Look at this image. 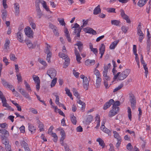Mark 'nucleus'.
<instances>
[{"instance_id": "59", "label": "nucleus", "mask_w": 151, "mask_h": 151, "mask_svg": "<svg viewBox=\"0 0 151 151\" xmlns=\"http://www.w3.org/2000/svg\"><path fill=\"white\" fill-rule=\"evenodd\" d=\"M16 76L17 77L18 82V83L21 82L22 81V79L21 75L20 74H17V75Z\"/></svg>"}, {"instance_id": "32", "label": "nucleus", "mask_w": 151, "mask_h": 151, "mask_svg": "<svg viewBox=\"0 0 151 151\" xmlns=\"http://www.w3.org/2000/svg\"><path fill=\"white\" fill-rule=\"evenodd\" d=\"M96 141L99 142V145L102 146L103 148L104 147L105 144L104 141L101 138H97L96 139Z\"/></svg>"}, {"instance_id": "24", "label": "nucleus", "mask_w": 151, "mask_h": 151, "mask_svg": "<svg viewBox=\"0 0 151 151\" xmlns=\"http://www.w3.org/2000/svg\"><path fill=\"white\" fill-rule=\"evenodd\" d=\"M151 44V42L150 41V39H148L147 42V50L148 52V55H149L150 51Z\"/></svg>"}, {"instance_id": "39", "label": "nucleus", "mask_w": 151, "mask_h": 151, "mask_svg": "<svg viewBox=\"0 0 151 151\" xmlns=\"http://www.w3.org/2000/svg\"><path fill=\"white\" fill-rule=\"evenodd\" d=\"M21 145L24 147V149L27 147H29L28 144L26 143L24 140H22L21 142Z\"/></svg>"}, {"instance_id": "56", "label": "nucleus", "mask_w": 151, "mask_h": 151, "mask_svg": "<svg viewBox=\"0 0 151 151\" xmlns=\"http://www.w3.org/2000/svg\"><path fill=\"white\" fill-rule=\"evenodd\" d=\"M44 125L41 122H40V124L39 125L38 127L39 128V130L40 131H44V129L43 128Z\"/></svg>"}, {"instance_id": "7", "label": "nucleus", "mask_w": 151, "mask_h": 151, "mask_svg": "<svg viewBox=\"0 0 151 151\" xmlns=\"http://www.w3.org/2000/svg\"><path fill=\"white\" fill-rule=\"evenodd\" d=\"M25 34L27 37H33V32L31 29L29 27H27L25 29Z\"/></svg>"}, {"instance_id": "61", "label": "nucleus", "mask_w": 151, "mask_h": 151, "mask_svg": "<svg viewBox=\"0 0 151 151\" xmlns=\"http://www.w3.org/2000/svg\"><path fill=\"white\" fill-rule=\"evenodd\" d=\"M115 9L114 8H109L107 9V11L108 12H114L115 13Z\"/></svg>"}, {"instance_id": "8", "label": "nucleus", "mask_w": 151, "mask_h": 151, "mask_svg": "<svg viewBox=\"0 0 151 151\" xmlns=\"http://www.w3.org/2000/svg\"><path fill=\"white\" fill-rule=\"evenodd\" d=\"M120 12L121 13V15L122 18L126 20L127 23H130L131 22L130 20L129 17L125 14L124 10L123 9H121L120 10Z\"/></svg>"}, {"instance_id": "63", "label": "nucleus", "mask_w": 151, "mask_h": 151, "mask_svg": "<svg viewBox=\"0 0 151 151\" xmlns=\"http://www.w3.org/2000/svg\"><path fill=\"white\" fill-rule=\"evenodd\" d=\"M72 28H75V29H82V28H81V27H80V25L78 24L77 23H76L75 24L74 26L73 27H72Z\"/></svg>"}, {"instance_id": "49", "label": "nucleus", "mask_w": 151, "mask_h": 151, "mask_svg": "<svg viewBox=\"0 0 151 151\" xmlns=\"http://www.w3.org/2000/svg\"><path fill=\"white\" fill-rule=\"evenodd\" d=\"M94 74L96 76V77H101L100 73L99 70L95 68L93 71Z\"/></svg>"}, {"instance_id": "46", "label": "nucleus", "mask_w": 151, "mask_h": 151, "mask_svg": "<svg viewBox=\"0 0 151 151\" xmlns=\"http://www.w3.org/2000/svg\"><path fill=\"white\" fill-rule=\"evenodd\" d=\"M127 112L128 113V116L129 119L131 121L132 118L131 111V109L129 107H127Z\"/></svg>"}, {"instance_id": "40", "label": "nucleus", "mask_w": 151, "mask_h": 151, "mask_svg": "<svg viewBox=\"0 0 151 151\" xmlns=\"http://www.w3.org/2000/svg\"><path fill=\"white\" fill-rule=\"evenodd\" d=\"M78 100L77 101V102L81 105H82L81 109H84L85 107V104L83 102L81 101L80 99H78Z\"/></svg>"}, {"instance_id": "16", "label": "nucleus", "mask_w": 151, "mask_h": 151, "mask_svg": "<svg viewBox=\"0 0 151 151\" xmlns=\"http://www.w3.org/2000/svg\"><path fill=\"white\" fill-rule=\"evenodd\" d=\"M14 9L15 10V13L16 15H18L19 13V6L17 3L14 4Z\"/></svg>"}, {"instance_id": "48", "label": "nucleus", "mask_w": 151, "mask_h": 151, "mask_svg": "<svg viewBox=\"0 0 151 151\" xmlns=\"http://www.w3.org/2000/svg\"><path fill=\"white\" fill-rule=\"evenodd\" d=\"M93 119V117L92 116L90 115H88L87 117L86 120V122L88 123H89L91 122Z\"/></svg>"}, {"instance_id": "53", "label": "nucleus", "mask_w": 151, "mask_h": 151, "mask_svg": "<svg viewBox=\"0 0 151 151\" xmlns=\"http://www.w3.org/2000/svg\"><path fill=\"white\" fill-rule=\"evenodd\" d=\"M50 26L52 29L54 28V29L53 31L54 34H55L56 35H58V33L57 31L56 28L54 26L51 24H50Z\"/></svg>"}, {"instance_id": "14", "label": "nucleus", "mask_w": 151, "mask_h": 151, "mask_svg": "<svg viewBox=\"0 0 151 151\" xmlns=\"http://www.w3.org/2000/svg\"><path fill=\"white\" fill-rule=\"evenodd\" d=\"M2 106L4 107H5L7 108L8 109L10 110L11 111H13L14 109L12 108L10 106L6 103V99H3L2 101Z\"/></svg>"}, {"instance_id": "50", "label": "nucleus", "mask_w": 151, "mask_h": 151, "mask_svg": "<svg viewBox=\"0 0 151 151\" xmlns=\"http://www.w3.org/2000/svg\"><path fill=\"white\" fill-rule=\"evenodd\" d=\"M57 81V78H54L52 81L50 85L51 87H54L56 84Z\"/></svg>"}, {"instance_id": "47", "label": "nucleus", "mask_w": 151, "mask_h": 151, "mask_svg": "<svg viewBox=\"0 0 151 151\" xmlns=\"http://www.w3.org/2000/svg\"><path fill=\"white\" fill-rule=\"evenodd\" d=\"M143 66V68L145 70V76L146 78H147V75L148 73V68L147 66V64H144L142 65Z\"/></svg>"}, {"instance_id": "42", "label": "nucleus", "mask_w": 151, "mask_h": 151, "mask_svg": "<svg viewBox=\"0 0 151 151\" xmlns=\"http://www.w3.org/2000/svg\"><path fill=\"white\" fill-rule=\"evenodd\" d=\"M51 136L53 137V141L55 142H56L58 139V137L55 133H53L51 134Z\"/></svg>"}, {"instance_id": "33", "label": "nucleus", "mask_w": 151, "mask_h": 151, "mask_svg": "<svg viewBox=\"0 0 151 151\" xmlns=\"http://www.w3.org/2000/svg\"><path fill=\"white\" fill-rule=\"evenodd\" d=\"M105 50V46L104 44H101V46L100 47L99 50L100 54H104Z\"/></svg>"}, {"instance_id": "51", "label": "nucleus", "mask_w": 151, "mask_h": 151, "mask_svg": "<svg viewBox=\"0 0 151 151\" xmlns=\"http://www.w3.org/2000/svg\"><path fill=\"white\" fill-rule=\"evenodd\" d=\"M46 54H47V60L49 63H50L51 62L50 58L51 57L52 53L51 52H50L49 53H46Z\"/></svg>"}, {"instance_id": "28", "label": "nucleus", "mask_w": 151, "mask_h": 151, "mask_svg": "<svg viewBox=\"0 0 151 151\" xmlns=\"http://www.w3.org/2000/svg\"><path fill=\"white\" fill-rule=\"evenodd\" d=\"M95 63V60H88L85 61V64L87 66H90L93 64H94Z\"/></svg>"}, {"instance_id": "60", "label": "nucleus", "mask_w": 151, "mask_h": 151, "mask_svg": "<svg viewBox=\"0 0 151 151\" xmlns=\"http://www.w3.org/2000/svg\"><path fill=\"white\" fill-rule=\"evenodd\" d=\"M6 87H8L9 89L12 90L13 92L15 91L14 88L11 84L9 83L8 85Z\"/></svg>"}, {"instance_id": "57", "label": "nucleus", "mask_w": 151, "mask_h": 151, "mask_svg": "<svg viewBox=\"0 0 151 151\" xmlns=\"http://www.w3.org/2000/svg\"><path fill=\"white\" fill-rule=\"evenodd\" d=\"M81 29H75L74 32L76 34L77 36V37H79L80 36V33L81 31Z\"/></svg>"}, {"instance_id": "17", "label": "nucleus", "mask_w": 151, "mask_h": 151, "mask_svg": "<svg viewBox=\"0 0 151 151\" xmlns=\"http://www.w3.org/2000/svg\"><path fill=\"white\" fill-rule=\"evenodd\" d=\"M59 130L60 131V134L61 135V137L60 139V141H63L65 139L66 136L65 134L64 130L62 128H59Z\"/></svg>"}, {"instance_id": "10", "label": "nucleus", "mask_w": 151, "mask_h": 151, "mask_svg": "<svg viewBox=\"0 0 151 151\" xmlns=\"http://www.w3.org/2000/svg\"><path fill=\"white\" fill-rule=\"evenodd\" d=\"M74 52L75 55L76 56L77 61L78 63H81V60L82 58L80 56L79 52L78 51L77 48L76 47H75Z\"/></svg>"}, {"instance_id": "21", "label": "nucleus", "mask_w": 151, "mask_h": 151, "mask_svg": "<svg viewBox=\"0 0 151 151\" xmlns=\"http://www.w3.org/2000/svg\"><path fill=\"white\" fill-rule=\"evenodd\" d=\"M119 40H118L115 41L114 42H112L109 46V48L111 50L114 49L119 43Z\"/></svg>"}, {"instance_id": "62", "label": "nucleus", "mask_w": 151, "mask_h": 151, "mask_svg": "<svg viewBox=\"0 0 151 151\" xmlns=\"http://www.w3.org/2000/svg\"><path fill=\"white\" fill-rule=\"evenodd\" d=\"M1 81L2 83L3 84V85L5 86L6 87L8 85L9 83L8 82H6V81L3 79H1Z\"/></svg>"}, {"instance_id": "35", "label": "nucleus", "mask_w": 151, "mask_h": 151, "mask_svg": "<svg viewBox=\"0 0 151 151\" xmlns=\"http://www.w3.org/2000/svg\"><path fill=\"white\" fill-rule=\"evenodd\" d=\"M65 90L66 92V94H67L68 96H69L72 100H73V98L72 97V94L70 92V90L67 88H65Z\"/></svg>"}, {"instance_id": "6", "label": "nucleus", "mask_w": 151, "mask_h": 151, "mask_svg": "<svg viewBox=\"0 0 151 151\" xmlns=\"http://www.w3.org/2000/svg\"><path fill=\"white\" fill-rule=\"evenodd\" d=\"M47 74L52 79L56 76V72L55 70L51 68L47 70Z\"/></svg>"}, {"instance_id": "30", "label": "nucleus", "mask_w": 151, "mask_h": 151, "mask_svg": "<svg viewBox=\"0 0 151 151\" xmlns=\"http://www.w3.org/2000/svg\"><path fill=\"white\" fill-rule=\"evenodd\" d=\"M24 83L25 85L26 90L29 92H31L32 90L30 85L25 81H24Z\"/></svg>"}, {"instance_id": "11", "label": "nucleus", "mask_w": 151, "mask_h": 151, "mask_svg": "<svg viewBox=\"0 0 151 151\" xmlns=\"http://www.w3.org/2000/svg\"><path fill=\"white\" fill-rule=\"evenodd\" d=\"M114 102V100L112 99H110L109 101L106 102L104 105L103 106V109L104 110H106L107 108L110 107V106L112 105Z\"/></svg>"}, {"instance_id": "36", "label": "nucleus", "mask_w": 151, "mask_h": 151, "mask_svg": "<svg viewBox=\"0 0 151 151\" xmlns=\"http://www.w3.org/2000/svg\"><path fill=\"white\" fill-rule=\"evenodd\" d=\"M113 104L112 107L115 108L117 109V108H119L117 106H119L120 104V102L119 101H117L114 102Z\"/></svg>"}, {"instance_id": "44", "label": "nucleus", "mask_w": 151, "mask_h": 151, "mask_svg": "<svg viewBox=\"0 0 151 151\" xmlns=\"http://www.w3.org/2000/svg\"><path fill=\"white\" fill-rule=\"evenodd\" d=\"M29 130L32 133H34L36 130L35 127L32 125H29Z\"/></svg>"}, {"instance_id": "29", "label": "nucleus", "mask_w": 151, "mask_h": 151, "mask_svg": "<svg viewBox=\"0 0 151 151\" xmlns=\"http://www.w3.org/2000/svg\"><path fill=\"white\" fill-rule=\"evenodd\" d=\"M70 118L71 121L72 123L76 125V117L74 116V114H72L70 115Z\"/></svg>"}, {"instance_id": "4", "label": "nucleus", "mask_w": 151, "mask_h": 151, "mask_svg": "<svg viewBox=\"0 0 151 151\" xmlns=\"http://www.w3.org/2000/svg\"><path fill=\"white\" fill-rule=\"evenodd\" d=\"M129 99L131 104V108L134 109L136 107V101L134 95L132 93L129 94Z\"/></svg>"}, {"instance_id": "37", "label": "nucleus", "mask_w": 151, "mask_h": 151, "mask_svg": "<svg viewBox=\"0 0 151 151\" xmlns=\"http://www.w3.org/2000/svg\"><path fill=\"white\" fill-rule=\"evenodd\" d=\"M32 78L35 83L40 82V79L38 76L35 75H33Z\"/></svg>"}, {"instance_id": "12", "label": "nucleus", "mask_w": 151, "mask_h": 151, "mask_svg": "<svg viewBox=\"0 0 151 151\" xmlns=\"http://www.w3.org/2000/svg\"><path fill=\"white\" fill-rule=\"evenodd\" d=\"M25 42L29 49H33L35 47L36 45L33 44L30 40H25Z\"/></svg>"}, {"instance_id": "13", "label": "nucleus", "mask_w": 151, "mask_h": 151, "mask_svg": "<svg viewBox=\"0 0 151 151\" xmlns=\"http://www.w3.org/2000/svg\"><path fill=\"white\" fill-rule=\"evenodd\" d=\"M84 31L86 33L92 34L93 35L96 34V31L94 30L92 28L89 27H87L84 28Z\"/></svg>"}, {"instance_id": "54", "label": "nucleus", "mask_w": 151, "mask_h": 151, "mask_svg": "<svg viewBox=\"0 0 151 151\" xmlns=\"http://www.w3.org/2000/svg\"><path fill=\"white\" fill-rule=\"evenodd\" d=\"M37 16L39 18H40L42 15V13L41 10H37Z\"/></svg>"}, {"instance_id": "23", "label": "nucleus", "mask_w": 151, "mask_h": 151, "mask_svg": "<svg viewBox=\"0 0 151 151\" xmlns=\"http://www.w3.org/2000/svg\"><path fill=\"white\" fill-rule=\"evenodd\" d=\"M17 39L20 42H22L23 41V37L22 33L19 32H18L17 33Z\"/></svg>"}, {"instance_id": "1", "label": "nucleus", "mask_w": 151, "mask_h": 151, "mask_svg": "<svg viewBox=\"0 0 151 151\" xmlns=\"http://www.w3.org/2000/svg\"><path fill=\"white\" fill-rule=\"evenodd\" d=\"M130 72L129 70L127 69L125 70L122 73L119 72L114 76V79L115 80L118 78L119 80H123L127 77Z\"/></svg>"}, {"instance_id": "34", "label": "nucleus", "mask_w": 151, "mask_h": 151, "mask_svg": "<svg viewBox=\"0 0 151 151\" xmlns=\"http://www.w3.org/2000/svg\"><path fill=\"white\" fill-rule=\"evenodd\" d=\"M10 43V41L9 40H6L5 43L4 45V49L8 50L9 49V45Z\"/></svg>"}, {"instance_id": "38", "label": "nucleus", "mask_w": 151, "mask_h": 151, "mask_svg": "<svg viewBox=\"0 0 151 151\" xmlns=\"http://www.w3.org/2000/svg\"><path fill=\"white\" fill-rule=\"evenodd\" d=\"M120 23L119 21L116 20H114L111 21V24L112 25H114L116 26L119 25Z\"/></svg>"}, {"instance_id": "26", "label": "nucleus", "mask_w": 151, "mask_h": 151, "mask_svg": "<svg viewBox=\"0 0 151 151\" xmlns=\"http://www.w3.org/2000/svg\"><path fill=\"white\" fill-rule=\"evenodd\" d=\"M64 59H65V62L63 64V67L66 68L68 66L70 62V60L69 58H67V57H66Z\"/></svg>"}, {"instance_id": "45", "label": "nucleus", "mask_w": 151, "mask_h": 151, "mask_svg": "<svg viewBox=\"0 0 151 151\" xmlns=\"http://www.w3.org/2000/svg\"><path fill=\"white\" fill-rule=\"evenodd\" d=\"M104 69L103 72V76L107 74L108 72V67L107 66H104Z\"/></svg>"}, {"instance_id": "19", "label": "nucleus", "mask_w": 151, "mask_h": 151, "mask_svg": "<svg viewBox=\"0 0 151 151\" xmlns=\"http://www.w3.org/2000/svg\"><path fill=\"white\" fill-rule=\"evenodd\" d=\"M2 13L1 17L3 20H6L7 15V12L5 9H3L1 10Z\"/></svg>"}, {"instance_id": "2", "label": "nucleus", "mask_w": 151, "mask_h": 151, "mask_svg": "<svg viewBox=\"0 0 151 151\" xmlns=\"http://www.w3.org/2000/svg\"><path fill=\"white\" fill-rule=\"evenodd\" d=\"M142 27L141 24L139 23L137 27V34L139 36V40L140 42H141L144 39V34L142 31Z\"/></svg>"}, {"instance_id": "20", "label": "nucleus", "mask_w": 151, "mask_h": 151, "mask_svg": "<svg viewBox=\"0 0 151 151\" xmlns=\"http://www.w3.org/2000/svg\"><path fill=\"white\" fill-rule=\"evenodd\" d=\"M40 3H41L43 7L45 9V10L48 12L50 11L49 8L47 5L46 2L42 0H40Z\"/></svg>"}, {"instance_id": "64", "label": "nucleus", "mask_w": 151, "mask_h": 151, "mask_svg": "<svg viewBox=\"0 0 151 151\" xmlns=\"http://www.w3.org/2000/svg\"><path fill=\"white\" fill-rule=\"evenodd\" d=\"M10 59L12 61H14L17 59L15 55L14 54H11L10 56Z\"/></svg>"}, {"instance_id": "43", "label": "nucleus", "mask_w": 151, "mask_h": 151, "mask_svg": "<svg viewBox=\"0 0 151 151\" xmlns=\"http://www.w3.org/2000/svg\"><path fill=\"white\" fill-rule=\"evenodd\" d=\"M0 133L6 136H9L8 132L5 129H0Z\"/></svg>"}, {"instance_id": "18", "label": "nucleus", "mask_w": 151, "mask_h": 151, "mask_svg": "<svg viewBox=\"0 0 151 151\" xmlns=\"http://www.w3.org/2000/svg\"><path fill=\"white\" fill-rule=\"evenodd\" d=\"M102 79L101 77H96V85L95 86L97 88H99L101 85Z\"/></svg>"}, {"instance_id": "5", "label": "nucleus", "mask_w": 151, "mask_h": 151, "mask_svg": "<svg viewBox=\"0 0 151 151\" xmlns=\"http://www.w3.org/2000/svg\"><path fill=\"white\" fill-rule=\"evenodd\" d=\"M19 92L26 99H28L29 100H31L32 98L30 96L29 93L26 92V91L22 88H20L19 90Z\"/></svg>"}, {"instance_id": "3", "label": "nucleus", "mask_w": 151, "mask_h": 151, "mask_svg": "<svg viewBox=\"0 0 151 151\" xmlns=\"http://www.w3.org/2000/svg\"><path fill=\"white\" fill-rule=\"evenodd\" d=\"M80 78L83 79V86L84 88L86 90L88 89L89 86V81L87 77H85L83 75H81L80 76Z\"/></svg>"}, {"instance_id": "31", "label": "nucleus", "mask_w": 151, "mask_h": 151, "mask_svg": "<svg viewBox=\"0 0 151 151\" xmlns=\"http://www.w3.org/2000/svg\"><path fill=\"white\" fill-rule=\"evenodd\" d=\"M150 11H151V0H149L146 8V11L148 14L149 13Z\"/></svg>"}, {"instance_id": "52", "label": "nucleus", "mask_w": 151, "mask_h": 151, "mask_svg": "<svg viewBox=\"0 0 151 151\" xmlns=\"http://www.w3.org/2000/svg\"><path fill=\"white\" fill-rule=\"evenodd\" d=\"M29 23L32 28L33 29H35L36 28V25L34 21L33 20H31L30 21Z\"/></svg>"}, {"instance_id": "27", "label": "nucleus", "mask_w": 151, "mask_h": 151, "mask_svg": "<svg viewBox=\"0 0 151 151\" xmlns=\"http://www.w3.org/2000/svg\"><path fill=\"white\" fill-rule=\"evenodd\" d=\"M148 0H139L137 3V5L139 7H142L147 1Z\"/></svg>"}, {"instance_id": "25", "label": "nucleus", "mask_w": 151, "mask_h": 151, "mask_svg": "<svg viewBox=\"0 0 151 151\" xmlns=\"http://www.w3.org/2000/svg\"><path fill=\"white\" fill-rule=\"evenodd\" d=\"M2 143L5 145L9 144V142L7 139L4 135H2L1 136Z\"/></svg>"}, {"instance_id": "9", "label": "nucleus", "mask_w": 151, "mask_h": 151, "mask_svg": "<svg viewBox=\"0 0 151 151\" xmlns=\"http://www.w3.org/2000/svg\"><path fill=\"white\" fill-rule=\"evenodd\" d=\"M119 108H117V109L112 107V109L109 112L108 116L111 117L116 115L119 112Z\"/></svg>"}, {"instance_id": "22", "label": "nucleus", "mask_w": 151, "mask_h": 151, "mask_svg": "<svg viewBox=\"0 0 151 151\" xmlns=\"http://www.w3.org/2000/svg\"><path fill=\"white\" fill-rule=\"evenodd\" d=\"M101 12V9L100 8V6L99 5L94 9L93 14L94 15H97L100 13Z\"/></svg>"}, {"instance_id": "15", "label": "nucleus", "mask_w": 151, "mask_h": 151, "mask_svg": "<svg viewBox=\"0 0 151 151\" xmlns=\"http://www.w3.org/2000/svg\"><path fill=\"white\" fill-rule=\"evenodd\" d=\"M74 45L78 46V49L80 52L82 51L83 47V43L81 42L80 41H78Z\"/></svg>"}, {"instance_id": "55", "label": "nucleus", "mask_w": 151, "mask_h": 151, "mask_svg": "<svg viewBox=\"0 0 151 151\" xmlns=\"http://www.w3.org/2000/svg\"><path fill=\"white\" fill-rule=\"evenodd\" d=\"M123 85L122 84H121L119 86L117 87L116 88L113 90V92H115L119 89L121 88L123 86Z\"/></svg>"}, {"instance_id": "58", "label": "nucleus", "mask_w": 151, "mask_h": 151, "mask_svg": "<svg viewBox=\"0 0 151 151\" xmlns=\"http://www.w3.org/2000/svg\"><path fill=\"white\" fill-rule=\"evenodd\" d=\"M56 93H54L53 94V95H54L55 97H56V99L55 100V102L56 104H57L59 102V97L57 95H56Z\"/></svg>"}, {"instance_id": "41", "label": "nucleus", "mask_w": 151, "mask_h": 151, "mask_svg": "<svg viewBox=\"0 0 151 151\" xmlns=\"http://www.w3.org/2000/svg\"><path fill=\"white\" fill-rule=\"evenodd\" d=\"M73 92L74 95L78 99H80V97L77 90L73 88Z\"/></svg>"}]
</instances>
